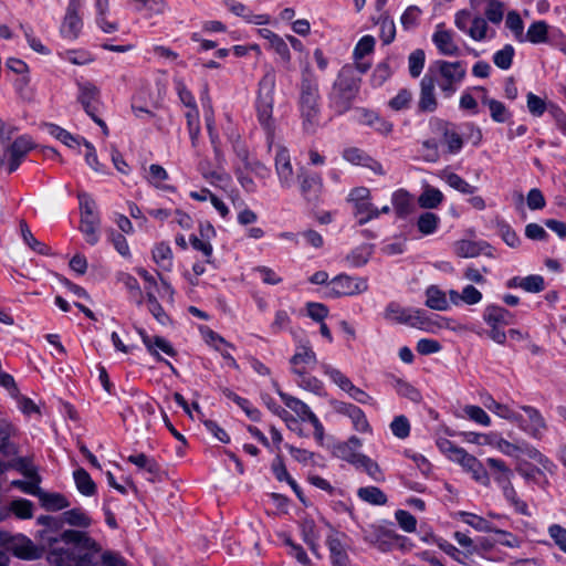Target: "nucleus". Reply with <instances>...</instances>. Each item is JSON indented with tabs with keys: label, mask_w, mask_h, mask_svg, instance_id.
Returning <instances> with one entry per match:
<instances>
[{
	"label": "nucleus",
	"mask_w": 566,
	"mask_h": 566,
	"mask_svg": "<svg viewBox=\"0 0 566 566\" xmlns=\"http://www.w3.org/2000/svg\"><path fill=\"white\" fill-rule=\"evenodd\" d=\"M39 535L43 546L49 549V562L55 566H95L94 554L102 549L81 531L66 530L59 535L41 531Z\"/></svg>",
	"instance_id": "f257e3e1"
},
{
	"label": "nucleus",
	"mask_w": 566,
	"mask_h": 566,
	"mask_svg": "<svg viewBox=\"0 0 566 566\" xmlns=\"http://www.w3.org/2000/svg\"><path fill=\"white\" fill-rule=\"evenodd\" d=\"M15 127L0 119V170L15 171L21 161L34 148L32 139L25 135L13 138Z\"/></svg>",
	"instance_id": "f03ea898"
},
{
	"label": "nucleus",
	"mask_w": 566,
	"mask_h": 566,
	"mask_svg": "<svg viewBox=\"0 0 566 566\" xmlns=\"http://www.w3.org/2000/svg\"><path fill=\"white\" fill-rule=\"evenodd\" d=\"M319 87L318 81L310 66L302 70L298 105L302 125L306 132L313 133L319 125Z\"/></svg>",
	"instance_id": "7ed1b4c3"
},
{
	"label": "nucleus",
	"mask_w": 566,
	"mask_h": 566,
	"mask_svg": "<svg viewBox=\"0 0 566 566\" xmlns=\"http://www.w3.org/2000/svg\"><path fill=\"white\" fill-rule=\"evenodd\" d=\"M359 84L360 77L357 76L353 65L340 69L331 92V102L338 113H345L350 108L359 91Z\"/></svg>",
	"instance_id": "20e7f679"
},
{
	"label": "nucleus",
	"mask_w": 566,
	"mask_h": 566,
	"mask_svg": "<svg viewBox=\"0 0 566 566\" xmlns=\"http://www.w3.org/2000/svg\"><path fill=\"white\" fill-rule=\"evenodd\" d=\"M292 373L297 376V384L305 390L318 394L323 387L322 381L311 376L310 371L317 364L315 352L308 345H300L291 357Z\"/></svg>",
	"instance_id": "39448f33"
},
{
	"label": "nucleus",
	"mask_w": 566,
	"mask_h": 566,
	"mask_svg": "<svg viewBox=\"0 0 566 566\" xmlns=\"http://www.w3.org/2000/svg\"><path fill=\"white\" fill-rule=\"evenodd\" d=\"M275 83V70L270 66L259 82L256 96L258 119L269 133L274 129L273 104Z\"/></svg>",
	"instance_id": "423d86ee"
},
{
	"label": "nucleus",
	"mask_w": 566,
	"mask_h": 566,
	"mask_svg": "<svg viewBox=\"0 0 566 566\" xmlns=\"http://www.w3.org/2000/svg\"><path fill=\"white\" fill-rule=\"evenodd\" d=\"M0 544H4L7 549L15 557L27 560L38 559L42 556L45 546L39 547L24 535L8 536L0 533ZM0 566H9L8 555L0 551Z\"/></svg>",
	"instance_id": "0eeeda50"
},
{
	"label": "nucleus",
	"mask_w": 566,
	"mask_h": 566,
	"mask_svg": "<svg viewBox=\"0 0 566 566\" xmlns=\"http://www.w3.org/2000/svg\"><path fill=\"white\" fill-rule=\"evenodd\" d=\"M433 71L437 76V83L446 97H450L457 91V85L467 74L463 64L459 61H437Z\"/></svg>",
	"instance_id": "6e6552de"
},
{
	"label": "nucleus",
	"mask_w": 566,
	"mask_h": 566,
	"mask_svg": "<svg viewBox=\"0 0 566 566\" xmlns=\"http://www.w3.org/2000/svg\"><path fill=\"white\" fill-rule=\"evenodd\" d=\"M368 284L365 279H354L342 274L334 277L327 285L328 297L350 296L367 291Z\"/></svg>",
	"instance_id": "1a4fd4ad"
},
{
	"label": "nucleus",
	"mask_w": 566,
	"mask_h": 566,
	"mask_svg": "<svg viewBox=\"0 0 566 566\" xmlns=\"http://www.w3.org/2000/svg\"><path fill=\"white\" fill-rule=\"evenodd\" d=\"M436 84L437 76L433 67H430L428 73L420 81V96L418 102V108L423 113H432L438 107V101L436 97Z\"/></svg>",
	"instance_id": "9d476101"
},
{
	"label": "nucleus",
	"mask_w": 566,
	"mask_h": 566,
	"mask_svg": "<svg viewBox=\"0 0 566 566\" xmlns=\"http://www.w3.org/2000/svg\"><path fill=\"white\" fill-rule=\"evenodd\" d=\"M82 0H70L66 13L61 27V33L67 39H76L82 29V19L78 14Z\"/></svg>",
	"instance_id": "9b49d317"
},
{
	"label": "nucleus",
	"mask_w": 566,
	"mask_h": 566,
	"mask_svg": "<svg viewBox=\"0 0 566 566\" xmlns=\"http://www.w3.org/2000/svg\"><path fill=\"white\" fill-rule=\"evenodd\" d=\"M275 169L281 185L286 188L291 187L294 181V171L290 154L284 147L277 148L275 155Z\"/></svg>",
	"instance_id": "f8f14e48"
},
{
	"label": "nucleus",
	"mask_w": 566,
	"mask_h": 566,
	"mask_svg": "<svg viewBox=\"0 0 566 566\" xmlns=\"http://www.w3.org/2000/svg\"><path fill=\"white\" fill-rule=\"evenodd\" d=\"M432 41L441 54L448 56L460 55V48L455 43L453 34L451 31L446 30L442 24L437 27V30L432 35Z\"/></svg>",
	"instance_id": "ddd939ff"
},
{
	"label": "nucleus",
	"mask_w": 566,
	"mask_h": 566,
	"mask_svg": "<svg viewBox=\"0 0 566 566\" xmlns=\"http://www.w3.org/2000/svg\"><path fill=\"white\" fill-rule=\"evenodd\" d=\"M14 514L18 518L28 520L33 516V504L25 499L14 500L9 505L0 506V522Z\"/></svg>",
	"instance_id": "4468645a"
},
{
	"label": "nucleus",
	"mask_w": 566,
	"mask_h": 566,
	"mask_svg": "<svg viewBox=\"0 0 566 566\" xmlns=\"http://www.w3.org/2000/svg\"><path fill=\"white\" fill-rule=\"evenodd\" d=\"M441 449L448 454L449 459L459 463L464 470L470 471L479 460L468 453L464 449L453 446L446 440L440 444Z\"/></svg>",
	"instance_id": "2eb2a0df"
},
{
	"label": "nucleus",
	"mask_w": 566,
	"mask_h": 566,
	"mask_svg": "<svg viewBox=\"0 0 566 566\" xmlns=\"http://www.w3.org/2000/svg\"><path fill=\"white\" fill-rule=\"evenodd\" d=\"M139 335L142 336L143 343L146 345L149 353L158 359H160L158 350H161L168 356H175V349L165 338L160 336L150 337L144 331H139Z\"/></svg>",
	"instance_id": "dca6fc26"
},
{
	"label": "nucleus",
	"mask_w": 566,
	"mask_h": 566,
	"mask_svg": "<svg viewBox=\"0 0 566 566\" xmlns=\"http://www.w3.org/2000/svg\"><path fill=\"white\" fill-rule=\"evenodd\" d=\"M14 427L6 420H0V451L7 455H17L18 448L14 443L10 442V438L14 436Z\"/></svg>",
	"instance_id": "f3484780"
},
{
	"label": "nucleus",
	"mask_w": 566,
	"mask_h": 566,
	"mask_svg": "<svg viewBox=\"0 0 566 566\" xmlns=\"http://www.w3.org/2000/svg\"><path fill=\"white\" fill-rule=\"evenodd\" d=\"M98 95L99 91L95 85L91 83L80 84L78 101L90 116H93L95 109L93 102L97 101Z\"/></svg>",
	"instance_id": "a211bd4d"
},
{
	"label": "nucleus",
	"mask_w": 566,
	"mask_h": 566,
	"mask_svg": "<svg viewBox=\"0 0 566 566\" xmlns=\"http://www.w3.org/2000/svg\"><path fill=\"white\" fill-rule=\"evenodd\" d=\"M228 9L235 15L244 18L248 22L255 24H264L268 23L269 17L265 14H252L248 8L238 1L230 0L227 1Z\"/></svg>",
	"instance_id": "6ab92c4d"
},
{
	"label": "nucleus",
	"mask_w": 566,
	"mask_h": 566,
	"mask_svg": "<svg viewBox=\"0 0 566 566\" xmlns=\"http://www.w3.org/2000/svg\"><path fill=\"white\" fill-rule=\"evenodd\" d=\"M36 496L41 505L49 511L63 510L70 505L65 496L60 493H49L40 489V493Z\"/></svg>",
	"instance_id": "aec40b11"
},
{
	"label": "nucleus",
	"mask_w": 566,
	"mask_h": 566,
	"mask_svg": "<svg viewBox=\"0 0 566 566\" xmlns=\"http://www.w3.org/2000/svg\"><path fill=\"white\" fill-rule=\"evenodd\" d=\"M99 227L98 216H82L81 217V231L84 233L86 241L94 245L98 241L97 229Z\"/></svg>",
	"instance_id": "412c9836"
},
{
	"label": "nucleus",
	"mask_w": 566,
	"mask_h": 566,
	"mask_svg": "<svg viewBox=\"0 0 566 566\" xmlns=\"http://www.w3.org/2000/svg\"><path fill=\"white\" fill-rule=\"evenodd\" d=\"M328 548L334 566H349V558L343 543L335 537L328 538Z\"/></svg>",
	"instance_id": "4be33fe9"
},
{
	"label": "nucleus",
	"mask_w": 566,
	"mask_h": 566,
	"mask_svg": "<svg viewBox=\"0 0 566 566\" xmlns=\"http://www.w3.org/2000/svg\"><path fill=\"white\" fill-rule=\"evenodd\" d=\"M525 41L533 44L545 43L548 40V24L545 21L533 22L526 34H524Z\"/></svg>",
	"instance_id": "5701e85b"
},
{
	"label": "nucleus",
	"mask_w": 566,
	"mask_h": 566,
	"mask_svg": "<svg viewBox=\"0 0 566 566\" xmlns=\"http://www.w3.org/2000/svg\"><path fill=\"white\" fill-rule=\"evenodd\" d=\"M73 476L80 493L85 496H92L95 494L96 485L90 474L83 468L75 470Z\"/></svg>",
	"instance_id": "b1692460"
},
{
	"label": "nucleus",
	"mask_w": 566,
	"mask_h": 566,
	"mask_svg": "<svg viewBox=\"0 0 566 566\" xmlns=\"http://www.w3.org/2000/svg\"><path fill=\"white\" fill-rule=\"evenodd\" d=\"M442 200L443 195L439 189L427 186L423 192L419 196L418 203L421 208L434 209L442 202Z\"/></svg>",
	"instance_id": "393cba45"
},
{
	"label": "nucleus",
	"mask_w": 566,
	"mask_h": 566,
	"mask_svg": "<svg viewBox=\"0 0 566 566\" xmlns=\"http://www.w3.org/2000/svg\"><path fill=\"white\" fill-rule=\"evenodd\" d=\"M440 129L449 153H458L463 146L462 137L455 130L451 129L449 123H441Z\"/></svg>",
	"instance_id": "a878e982"
},
{
	"label": "nucleus",
	"mask_w": 566,
	"mask_h": 566,
	"mask_svg": "<svg viewBox=\"0 0 566 566\" xmlns=\"http://www.w3.org/2000/svg\"><path fill=\"white\" fill-rule=\"evenodd\" d=\"M357 495L363 501L373 505H385L387 503L386 494L376 486H365L357 491Z\"/></svg>",
	"instance_id": "bb28decb"
},
{
	"label": "nucleus",
	"mask_w": 566,
	"mask_h": 566,
	"mask_svg": "<svg viewBox=\"0 0 566 566\" xmlns=\"http://www.w3.org/2000/svg\"><path fill=\"white\" fill-rule=\"evenodd\" d=\"M483 317L489 325H507L510 312L503 307L490 305L485 308Z\"/></svg>",
	"instance_id": "cd10ccee"
},
{
	"label": "nucleus",
	"mask_w": 566,
	"mask_h": 566,
	"mask_svg": "<svg viewBox=\"0 0 566 566\" xmlns=\"http://www.w3.org/2000/svg\"><path fill=\"white\" fill-rule=\"evenodd\" d=\"M355 468L364 470L376 482H381L385 480L379 464L365 454L360 455Z\"/></svg>",
	"instance_id": "c85d7f7f"
},
{
	"label": "nucleus",
	"mask_w": 566,
	"mask_h": 566,
	"mask_svg": "<svg viewBox=\"0 0 566 566\" xmlns=\"http://www.w3.org/2000/svg\"><path fill=\"white\" fill-rule=\"evenodd\" d=\"M427 301L426 305L436 311H446L449 306L446 294L437 286H430L427 289Z\"/></svg>",
	"instance_id": "c756f323"
},
{
	"label": "nucleus",
	"mask_w": 566,
	"mask_h": 566,
	"mask_svg": "<svg viewBox=\"0 0 566 566\" xmlns=\"http://www.w3.org/2000/svg\"><path fill=\"white\" fill-rule=\"evenodd\" d=\"M63 522L67 523L72 526L77 527H88L92 523L91 517L81 509H72L69 511H65L62 514Z\"/></svg>",
	"instance_id": "7c9ffc66"
},
{
	"label": "nucleus",
	"mask_w": 566,
	"mask_h": 566,
	"mask_svg": "<svg viewBox=\"0 0 566 566\" xmlns=\"http://www.w3.org/2000/svg\"><path fill=\"white\" fill-rule=\"evenodd\" d=\"M355 216L358 218V224L363 226L368 221L378 218L379 209L375 208L369 200L354 205Z\"/></svg>",
	"instance_id": "2f4dec72"
},
{
	"label": "nucleus",
	"mask_w": 566,
	"mask_h": 566,
	"mask_svg": "<svg viewBox=\"0 0 566 566\" xmlns=\"http://www.w3.org/2000/svg\"><path fill=\"white\" fill-rule=\"evenodd\" d=\"M153 259L161 269L170 270L172 260L170 247L166 243L157 244L153 251Z\"/></svg>",
	"instance_id": "473e14b6"
},
{
	"label": "nucleus",
	"mask_w": 566,
	"mask_h": 566,
	"mask_svg": "<svg viewBox=\"0 0 566 566\" xmlns=\"http://www.w3.org/2000/svg\"><path fill=\"white\" fill-rule=\"evenodd\" d=\"M323 369L325 375H327L331 380L342 390L348 392L350 389H354V384L339 369H336L329 365H324Z\"/></svg>",
	"instance_id": "72a5a7b5"
},
{
	"label": "nucleus",
	"mask_w": 566,
	"mask_h": 566,
	"mask_svg": "<svg viewBox=\"0 0 566 566\" xmlns=\"http://www.w3.org/2000/svg\"><path fill=\"white\" fill-rule=\"evenodd\" d=\"M443 179L451 188L462 193L472 195L475 192L476 188L474 186H471L469 182H467L463 178H461L459 175L454 172L444 171Z\"/></svg>",
	"instance_id": "f704fd0d"
},
{
	"label": "nucleus",
	"mask_w": 566,
	"mask_h": 566,
	"mask_svg": "<svg viewBox=\"0 0 566 566\" xmlns=\"http://www.w3.org/2000/svg\"><path fill=\"white\" fill-rule=\"evenodd\" d=\"M514 55V48L511 44H506L494 53L493 63L501 70H509L513 63Z\"/></svg>",
	"instance_id": "c9c22d12"
},
{
	"label": "nucleus",
	"mask_w": 566,
	"mask_h": 566,
	"mask_svg": "<svg viewBox=\"0 0 566 566\" xmlns=\"http://www.w3.org/2000/svg\"><path fill=\"white\" fill-rule=\"evenodd\" d=\"M482 103L488 105L494 122L504 123L509 118L510 114L502 102L484 97Z\"/></svg>",
	"instance_id": "e433bc0d"
},
{
	"label": "nucleus",
	"mask_w": 566,
	"mask_h": 566,
	"mask_svg": "<svg viewBox=\"0 0 566 566\" xmlns=\"http://www.w3.org/2000/svg\"><path fill=\"white\" fill-rule=\"evenodd\" d=\"M302 535L304 542L310 546L311 551L316 554L317 553V541L318 533L316 531V525L313 520H305L302 523Z\"/></svg>",
	"instance_id": "4c0bfd02"
},
{
	"label": "nucleus",
	"mask_w": 566,
	"mask_h": 566,
	"mask_svg": "<svg viewBox=\"0 0 566 566\" xmlns=\"http://www.w3.org/2000/svg\"><path fill=\"white\" fill-rule=\"evenodd\" d=\"M526 106L531 115L534 117H541L546 111H548L549 103L536 94L530 92L526 95Z\"/></svg>",
	"instance_id": "58836bf2"
},
{
	"label": "nucleus",
	"mask_w": 566,
	"mask_h": 566,
	"mask_svg": "<svg viewBox=\"0 0 566 566\" xmlns=\"http://www.w3.org/2000/svg\"><path fill=\"white\" fill-rule=\"evenodd\" d=\"M279 395L287 408L293 410L302 420H305L307 412H311L305 402L284 392H279Z\"/></svg>",
	"instance_id": "ea45409f"
},
{
	"label": "nucleus",
	"mask_w": 566,
	"mask_h": 566,
	"mask_svg": "<svg viewBox=\"0 0 566 566\" xmlns=\"http://www.w3.org/2000/svg\"><path fill=\"white\" fill-rule=\"evenodd\" d=\"M506 28H509L518 42H525L524 39V23L521 15L516 11H510L505 20Z\"/></svg>",
	"instance_id": "a19ab883"
},
{
	"label": "nucleus",
	"mask_w": 566,
	"mask_h": 566,
	"mask_svg": "<svg viewBox=\"0 0 566 566\" xmlns=\"http://www.w3.org/2000/svg\"><path fill=\"white\" fill-rule=\"evenodd\" d=\"M439 221H440V219L436 213L424 212V213L420 214V217L418 219V222H417L418 230L422 234H426V235L431 234L437 230Z\"/></svg>",
	"instance_id": "79ce46f5"
},
{
	"label": "nucleus",
	"mask_w": 566,
	"mask_h": 566,
	"mask_svg": "<svg viewBox=\"0 0 566 566\" xmlns=\"http://www.w3.org/2000/svg\"><path fill=\"white\" fill-rule=\"evenodd\" d=\"M489 25L484 18L476 15L471 21V27L468 29V34L474 41H482L488 35Z\"/></svg>",
	"instance_id": "37998d69"
},
{
	"label": "nucleus",
	"mask_w": 566,
	"mask_h": 566,
	"mask_svg": "<svg viewBox=\"0 0 566 566\" xmlns=\"http://www.w3.org/2000/svg\"><path fill=\"white\" fill-rule=\"evenodd\" d=\"M486 463L494 471V479L499 484L502 483V480L509 481L512 479L513 473L503 461L489 458Z\"/></svg>",
	"instance_id": "c03bdc74"
},
{
	"label": "nucleus",
	"mask_w": 566,
	"mask_h": 566,
	"mask_svg": "<svg viewBox=\"0 0 566 566\" xmlns=\"http://www.w3.org/2000/svg\"><path fill=\"white\" fill-rule=\"evenodd\" d=\"M488 409L494 412L496 416L510 420V421H518L521 416L514 411L510 406L500 403L493 399H491L490 403L486 405Z\"/></svg>",
	"instance_id": "a18cd8bd"
},
{
	"label": "nucleus",
	"mask_w": 566,
	"mask_h": 566,
	"mask_svg": "<svg viewBox=\"0 0 566 566\" xmlns=\"http://www.w3.org/2000/svg\"><path fill=\"white\" fill-rule=\"evenodd\" d=\"M19 227H20L21 237H22L23 241L25 242V244H28L33 251L44 254L46 252L45 245L42 244L40 241H38L33 237L28 223L24 220H20Z\"/></svg>",
	"instance_id": "49530a36"
},
{
	"label": "nucleus",
	"mask_w": 566,
	"mask_h": 566,
	"mask_svg": "<svg viewBox=\"0 0 566 566\" xmlns=\"http://www.w3.org/2000/svg\"><path fill=\"white\" fill-rule=\"evenodd\" d=\"M392 205L399 217L407 214L410 210V196L405 190H398L392 195Z\"/></svg>",
	"instance_id": "de8ad7c7"
},
{
	"label": "nucleus",
	"mask_w": 566,
	"mask_h": 566,
	"mask_svg": "<svg viewBox=\"0 0 566 566\" xmlns=\"http://www.w3.org/2000/svg\"><path fill=\"white\" fill-rule=\"evenodd\" d=\"M461 516L463 517L464 523L469 524L473 528L480 532H493L495 531V527L485 518L482 516L463 512L461 513Z\"/></svg>",
	"instance_id": "09e8293b"
},
{
	"label": "nucleus",
	"mask_w": 566,
	"mask_h": 566,
	"mask_svg": "<svg viewBox=\"0 0 566 566\" xmlns=\"http://www.w3.org/2000/svg\"><path fill=\"white\" fill-rule=\"evenodd\" d=\"M15 469L21 472L25 478H40L35 467L32 465L29 458H18L8 463V469Z\"/></svg>",
	"instance_id": "8fccbe9b"
},
{
	"label": "nucleus",
	"mask_w": 566,
	"mask_h": 566,
	"mask_svg": "<svg viewBox=\"0 0 566 566\" xmlns=\"http://www.w3.org/2000/svg\"><path fill=\"white\" fill-rule=\"evenodd\" d=\"M484 13L490 22L499 24L504 15V6L497 0H488Z\"/></svg>",
	"instance_id": "3c124183"
},
{
	"label": "nucleus",
	"mask_w": 566,
	"mask_h": 566,
	"mask_svg": "<svg viewBox=\"0 0 566 566\" xmlns=\"http://www.w3.org/2000/svg\"><path fill=\"white\" fill-rule=\"evenodd\" d=\"M480 252V247L473 241L461 240L455 243V253L461 258H475Z\"/></svg>",
	"instance_id": "603ef678"
},
{
	"label": "nucleus",
	"mask_w": 566,
	"mask_h": 566,
	"mask_svg": "<svg viewBox=\"0 0 566 566\" xmlns=\"http://www.w3.org/2000/svg\"><path fill=\"white\" fill-rule=\"evenodd\" d=\"M385 317L396 323H409L411 315L406 310L400 307L398 304H389L385 312Z\"/></svg>",
	"instance_id": "864d4df0"
},
{
	"label": "nucleus",
	"mask_w": 566,
	"mask_h": 566,
	"mask_svg": "<svg viewBox=\"0 0 566 566\" xmlns=\"http://www.w3.org/2000/svg\"><path fill=\"white\" fill-rule=\"evenodd\" d=\"M544 279L541 275H528L518 282V286L530 293H538L544 290Z\"/></svg>",
	"instance_id": "5fc2aeb1"
},
{
	"label": "nucleus",
	"mask_w": 566,
	"mask_h": 566,
	"mask_svg": "<svg viewBox=\"0 0 566 566\" xmlns=\"http://www.w3.org/2000/svg\"><path fill=\"white\" fill-rule=\"evenodd\" d=\"M130 463L135 464L140 469H145L147 472L154 474L158 471V465L155 460L148 458L145 453H138L129 455L127 459Z\"/></svg>",
	"instance_id": "6e6d98bb"
},
{
	"label": "nucleus",
	"mask_w": 566,
	"mask_h": 566,
	"mask_svg": "<svg viewBox=\"0 0 566 566\" xmlns=\"http://www.w3.org/2000/svg\"><path fill=\"white\" fill-rule=\"evenodd\" d=\"M189 134L191 137L192 146H196L198 136L200 133V126H199V114L197 111V107L189 108V111L186 113Z\"/></svg>",
	"instance_id": "4d7b16f0"
},
{
	"label": "nucleus",
	"mask_w": 566,
	"mask_h": 566,
	"mask_svg": "<svg viewBox=\"0 0 566 566\" xmlns=\"http://www.w3.org/2000/svg\"><path fill=\"white\" fill-rule=\"evenodd\" d=\"M48 132L51 136L59 139L69 147H72L74 144H80L78 140L71 133L54 124L48 125Z\"/></svg>",
	"instance_id": "13d9d810"
},
{
	"label": "nucleus",
	"mask_w": 566,
	"mask_h": 566,
	"mask_svg": "<svg viewBox=\"0 0 566 566\" xmlns=\"http://www.w3.org/2000/svg\"><path fill=\"white\" fill-rule=\"evenodd\" d=\"M27 479H28V481L14 480L11 482V485L20 489L21 491H23L27 494L36 496L38 493H40V489H41L39 486V484L41 482V478H27Z\"/></svg>",
	"instance_id": "bf43d9fd"
},
{
	"label": "nucleus",
	"mask_w": 566,
	"mask_h": 566,
	"mask_svg": "<svg viewBox=\"0 0 566 566\" xmlns=\"http://www.w3.org/2000/svg\"><path fill=\"white\" fill-rule=\"evenodd\" d=\"M335 453L339 459L353 464L354 467L357 464L360 455L363 454V453L356 452L355 449L349 448L344 442L336 446Z\"/></svg>",
	"instance_id": "052dcab7"
},
{
	"label": "nucleus",
	"mask_w": 566,
	"mask_h": 566,
	"mask_svg": "<svg viewBox=\"0 0 566 566\" xmlns=\"http://www.w3.org/2000/svg\"><path fill=\"white\" fill-rule=\"evenodd\" d=\"M412 101V93L407 88H402L398 94L389 101V106L395 111L408 108Z\"/></svg>",
	"instance_id": "680f3d73"
},
{
	"label": "nucleus",
	"mask_w": 566,
	"mask_h": 566,
	"mask_svg": "<svg viewBox=\"0 0 566 566\" xmlns=\"http://www.w3.org/2000/svg\"><path fill=\"white\" fill-rule=\"evenodd\" d=\"M409 72L412 77H418L424 65V52L416 50L409 55Z\"/></svg>",
	"instance_id": "e2e57ef3"
},
{
	"label": "nucleus",
	"mask_w": 566,
	"mask_h": 566,
	"mask_svg": "<svg viewBox=\"0 0 566 566\" xmlns=\"http://www.w3.org/2000/svg\"><path fill=\"white\" fill-rule=\"evenodd\" d=\"M375 46V39L371 35H365L363 36L355 50H354V57L356 61L361 60L365 55L373 52Z\"/></svg>",
	"instance_id": "0e129e2a"
},
{
	"label": "nucleus",
	"mask_w": 566,
	"mask_h": 566,
	"mask_svg": "<svg viewBox=\"0 0 566 566\" xmlns=\"http://www.w3.org/2000/svg\"><path fill=\"white\" fill-rule=\"evenodd\" d=\"M390 429L397 438L405 439L409 436L410 424L405 416H398L390 423Z\"/></svg>",
	"instance_id": "69168bd1"
},
{
	"label": "nucleus",
	"mask_w": 566,
	"mask_h": 566,
	"mask_svg": "<svg viewBox=\"0 0 566 566\" xmlns=\"http://www.w3.org/2000/svg\"><path fill=\"white\" fill-rule=\"evenodd\" d=\"M301 178V191L305 197L315 193L321 187V179L317 176L302 175Z\"/></svg>",
	"instance_id": "338daca9"
},
{
	"label": "nucleus",
	"mask_w": 566,
	"mask_h": 566,
	"mask_svg": "<svg viewBox=\"0 0 566 566\" xmlns=\"http://www.w3.org/2000/svg\"><path fill=\"white\" fill-rule=\"evenodd\" d=\"M548 533L551 537L554 539L555 544L566 553V528L560 525L554 524L548 528Z\"/></svg>",
	"instance_id": "774afa93"
}]
</instances>
